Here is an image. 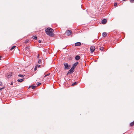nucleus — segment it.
<instances>
[{"label":"nucleus","instance_id":"16","mask_svg":"<svg viewBox=\"0 0 134 134\" xmlns=\"http://www.w3.org/2000/svg\"><path fill=\"white\" fill-rule=\"evenodd\" d=\"M18 76L22 77V78H24V76L21 74H19Z\"/></svg>","mask_w":134,"mask_h":134},{"label":"nucleus","instance_id":"32","mask_svg":"<svg viewBox=\"0 0 134 134\" xmlns=\"http://www.w3.org/2000/svg\"><path fill=\"white\" fill-rule=\"evenodd\" d=\"M1 57L0 56V60H1Z\"/></svg>","mask_w":134,"mask_h":134},{"label":"nucleus","instance_id":"11","mask_svg":"<svg viewBox=\"0 0 134 134\" xmlns=\"http://www.w3.org/2000/svg\"><path fill=\"white\" fill-rule=\"evenodd\" d=\"M80 59V57L78 55H76L75 57V59L76 60H78Z\"/></svg>","mask_w":134,"mask_h":134},{"label":"nucleus","instance_id":"34","mask_svg":"<svg viewBox=\"0 0 134 134\" xmlns=\"http://www.w3.org/2000/svg\"><path fill=\"white\" fill-rule=\"evenodd\" d=\"M46 76H47L46 75H45L44 76V77H45Z\"/></svg>","mask_w":134,"mask_h":134},{"label":"nucleus","instance_id":"25","mask_svg":"<svg viewBox=\"0 0 134 134\" xmlns=\"http://www.w3.org/2000/svg\"><path fill=\"white\" fill-rule=\"evenodd\" d=\"M38 63L39 64H40L41 63V60H39L38 61Z\"/></svg>","mask_w":134,"mask_h":134},{"label":"nucleus","instance_id":"33","mask_svg":"<svg viewBox=\"0 0 134 134\" xmlns=\"http://www.w3.org/2000/svg\"><path fill=\"white\" fill-rule=\"evenodd\" d=\"M25 42L26 43L27 42V41H25Z\"/></svg>","mask_w":134,"mask_h":134},{"label":"nucleus","instance_id":"22","mask_svg":"<svg viewBox=\"0 0 134 134\" xmlns=\"http://www.w3.org/2000/svg\"><path fill=\"white\" fill-rule=\"evenodd\" d=\"M130 2L132 3H134V0H130Z\"/></svg>","mask_w":134,"mask_h":134},{"label":"nucleus","instance_id":"26","mask_svg":"<svg viewBox=\"0 0 134 134\" xmlns=\"http://www.w3.org/2000/svg\"><path fill=\"white\" fill-rule=\"evenodd\" d=\"M2 82L1 81H0V85L2 86Z\"/></svg>","mask_w":134,"mask_h":134},{"label":"nucleus","instance_id":"31","mask_svg":"<svg viewBox=\"0 0 134 134\" xmlns=\"http://www.w3.org/2000/svg\"><path fill=\"white\" fill-rule=\"evenodd\" d=\"M38 56H37V58H38V57H39V54H38Z\"/></svg>","mask_w":134,"mask_h":134},{"label":"nucleus","instance_id":"5","mask_svg":"<svg viewBox=\"0 0 134 134\" xmlns=\"http://www.w3.org/2000/svg\"><path fill=\"white\" fill-rule=\"evenodd\" d=\"M72 34V31L71 30H68L66 32V35L69 36L70 35Z\"/></svg>","mask_w":134,"mask_h":134},{"label":"nucleus","instance_id":"19","mask_svg":"<svg viewBox=\"0 0 134 134\" xmlns=\"http://www.w3.org/2000/svg\"><path fill=\"white\" fill-rule=\"evenodd\" d=\"M100 49L101 51H103L104 49V48L103 47H100Z\"/></svg>","mask_w":134,"mask_h":134},{"label":"nucleus","instance_id":"6","mask_svg":"<svg viewBox=\"0 0 134 134\" xmlns=\"http://www.w3.org/2000/svg\"><path fill=\"white\" fill-rule=\"evenodd\" d=\"M95 49V47L94 46H92L90 48V51L91 53H93Z\"/></svg>","mask_w":134,"mask_h":134},{"label":"nucleus","instance_id":"24","mask_svg":"<svg viewBox=\"0 0 134 134\" xmlns=\"http://www.w3.org/2000/svg\"><path fill=\"white\" fill-rule=\"evenodd\" d=\"M41 66V65H37L36 66L37 67L38 66V68H39Z\"/></svg>","mask_w":134,"mask_h":134},{"label":"nucleus","instance_id":"28","mask_svg":"<svg viewBox=\"0 0 134 134\" xmlns=\"http://www.w3.org/2000/svg\"><path fill=\"white\" fill-rule=\"evenodd\" d=\"M117 5V3H114V5L115 6H116Z\"/></svg>","mask_w":134,"mask_h":134},{"label":"nucleus","instance_id":"3","mask_svg":"<svg viewBox=\"0 0 134 134\" xmlns=\"http://www.w3.org/2000/svg\"><path fill=\"white\" fill-rule=\"evenodd\" d=\"M64 65L65 66V69H69L70 68V65L68 64L67 63H64Z\"/></svg>","mask_w":134,"mask_h":134},{"label":"nucleus","instance_id":"17","mask_svg":"<svg viewBox=\"0 0 134 134\" xmlns=\"http://www.w3.org/2000/svg\"><path fill=\"white\" fill-rule=\"evenodd\" d=\"M15 46H13L10 49V50H12L13 49H14L15 48Z\"/></svg>","mask_w":134,"mask_h":134},{"label":"nucleus","instance_id":"2","mask_svg":"<svg viewBox=\"0 0 134 134\" xmlns=\"http://www.w3.org/2000/svg\"><path fill=\"white\" fill-rule=\"evenodd\" d=\"M25 53H26V54L28 55L29 54V50L30 48L29 47H27L25 48Z\"/></svg>","mask_w":134,"mask_h":134},{"label":"nucleus","instance_id":"7","mask_svg":"<svg viewBox=\"0 0 134 134\" xmlns=\"http://www.w3.org/2000/svg\"><path fill=\"white\" fill-rule=\"evenodd\" d=\"M7 78H10L12 75V73L11 72L7 74Z\"/></svg>","mask_w":134,"mask_h":134},{"label":"nucleus","instance_id":"27","mask_svg":"<svg viewBox=\"0 0 134 134\" xmlns=\"http://www.w3.org/2000/svg\"><path fill=\"white\" fill-rule=\"evenodd\" d=\"M4 88V87H2V88H0V91H1Z\"/></svg>","mask_w":134,"mask_h":134},{"label":"nucleus","instance_id":"36","mask_svg":"<svg viewBox=\"0 0 134 134\" xmlns=\"http://www.w3.org/2000/svg\"><path fill=\"white\" fill-rule=\"evenodd\" d=\"M126 0H123V1H126Z\"/></svg>","mask_w":134,"mask_h":134},{"label":"nucleus","instance_id":"29","mask_svg":"<svg viewBox=\"0 0 134 134\" xmlns=\"http://www.w3.org/2000/svg\"><path fill=\"white\" fill-rule=\"evenodd\" d=\"M38 42L39 43H40L41 42V41L40 40H38Z\"/></svg>","mask_w":134,"mask_h":134},{"label":"nucleus","instance_id":"14","mask_svg":"<svg viewBox=\"0 0 134 134\" xmlns=\"http://www.w3.org/2000/svg\"><path fill=\"white\" fill-rule=\"evenodd\" d=\"M134 125V121L131 122L130 124V126H133Z\"/></svg>","mask_w":134,"mask_h":134},{"label":"nucleus","instance_id":"18","mask_svg":"<svg viewBox=\"0 0 134 134\" xmlns=\"http://www.w3.org/2000/svg\"><path fill=\"white\" fill-rule=\"evenodd\" d=\"M37 86H38L40 85L41 84V83L39 82H37Z\"/></svg>","mask_w":134,"mask_h":134},{"label":"nucleus","instance_id":"4","mask_svg":"<svg viewBox=\"0 0 134 134\" xmlns=\"http://www.w3.org/2000/svg\"><path fill=\"white\" fill-rule=\"evenodd\" d=\"M74 68L72 67V68H71V69L69 70L68 72L67 73V75H68L69 74H70L72 73L74 71Z\"/></svg>","mask_w":134,"mask_h":134},{"label":"nucleus","instance_id":"9","mask_svg":"<svg viewBox=\"0 0 134 134\" xmlns=\"http://www.w3.org/2000/svg\"><path fill=\"white\" fill-rule=\"evenodd\" d=\"M78 63H79L78 62H77L76 63H75L73 64L72 67L74 68H75L76 67V66L78 64Z\"/></svg>","mask_w":134,"mask_h":134},{"label":"nucleus","instance_id":"1","mask_svg":"<svg viewBox=\"0 0 134 134\" xmlns=\"http://www.w3.org/2000/svg\"><path fill=\"white\" fill-rule=\"evenodd\" d=\"M53 30L50 27L47 28L45 30L46 34L48 35L52 36L53 35Z\"/></svg>","mask_w":134,"mask_h":134},{"label":"nucleus","instance_id":"13","mask_svg":"<svg viewBox=\"0 0 134 134\" xmlns=\"http://www.w3.org/2000/svg\"><path fill=\"white\" fill-rule=\"evenodd\" d=\"M102 35L104 37H105L107 36V34L106 32H103L102 34Z\"/></svg>","mask_w":134,"mask_h":134},{"label":"nucleus","instance_id":"20","mask_svg":"<svg viewBox=\"0 0 134 134\" xmlns=\"http://www.w3.org/2000/svg\"><path fill=\"white\" fill-rule=\"evenodd\" d=\"M77 84V83L76 82H74L72 84V86H74L75 85H76Z\"/></svg>","mask_w":134,"mask_h":134},{"label":"nucleus","instance_id":"15","mask_svg":"<svg viewBox=\"0 0 134 134\" xmlns=\"http://www.w3.org/2000/svg\"><path fill=\"white\" fill-rule=\"evenodd\" d=\"M32 38L36 40L37 38V36H33Z\"/></svg>","mask_w":134,"mask_h":134},{"label":"nucleus","instance_id":"30","mask_svg":"<svg viewBox=\"0 0 134 134\" xmlns=\"http://www.w3.org/2000/svg\"><path fill=\"white\" fill-rule=\"evenodd\" d=\"M50 73L46 75H47V76H48L49 75H50Z\"/></svg>","mask_w":134,"mask_h":134},{"label":"nucleus","instance_id":"23","mask_svg":"<svg viewBox=\"0 0 134 134\" xmlns=\"http://www.w3.org/2000/svg\"><path fill=\"white\" fill-rule=\"evenodd\" d=\"M37 67L36 66H35V68H34V70L35 71H36L37 70Z\"/></svg>","mask_w":134,"mask_h":134},{"label":"nucleus","instance_id":"35","mask_svg":"<svg viewBox=\"0 0 134 134\" xmlns=\"http://www.w3.org/2000/svg\"><path fill=\"white\" fill-rule=\"evenodd\" d=\"M13 85V83H12L11 84V85Z\"/></svg>","mask_w":134,"mask_h":134},{"label":"nucleus","instance_id":"8","mask_svg":"<svg viewBox=\"0 0 134 134\" xmlns=\"http://www.w3.org/2000/svg\"><path fill=\"white\" fill-rule=\"evenodd\" d=\"M107 20L106 19H103L102 21V24H105L106 23Z\"/></svg>","mask_w":134,"mask_h":134},{"label":"nucleus","instance_id":"21","mask_svg":"<svg viewBox=\"0 0 134 134\" xmlns=\"http://www.w3.org/2000/svg\"><path fill=\"white\" fill-rule=\"evenodd\" d=\"M36 87V86H32V88L34 89Z\"/></svg>","mask_w":134,"mask_h":134},{"label":"nucleus","instance_id":"10","mask_svg":"<svg viewBox=\"0 0 134 134\" xmlns=\"http://www.w3.org/2000/svg\"><path fill=\"white\" fill-rule=\"evenodd\" d=\"M81 43L80 42H77L75 43V45L76 46H79L81 45Z\"/></svg>","mask_w":134,"mask_h":134},{"label":"nucleus","instance_id":"12","mask_svg":"<svg viewBox=\"0 0 134 134\" xmlns=\"http://www.w3.org/2000/svg\"><path fill=\"white\" fill-rule=\"evenodd\" d=\"M24 78H23V79H18L17 81L19 82H21L22 81H24Z\"/></svg>","mask_w":134,"mask_h":134}]
</instances>
